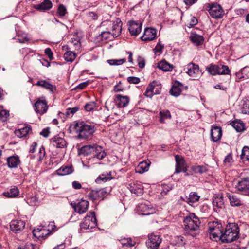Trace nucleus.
Instances as JSON below:
<instances>
[{
	"mask_svg": "<svg viewBox=\"0 0 249 249\" xmlns=\"http://www.w3.org/2000/svg\"><path fill=\"white\" fill-rule=\"evenodd\" d=\"M51 142L54 146L57 148H63L66 146L67 142L62 138L55 136L51 139Z\"/></svg>",
	"mask_w": 249,
	"mask_h": 249,
	"instance_id": "nucleus-28",
	"label": "nucleus"
},
{
	"mask_svg": "<svg viewBox=\"0 0 249 249\" xmlns=\"http://www.w3.org/2000/svg\"><path fill=\"white\" fill-rule=\"evenodd\" d=\"M233 160L231 153H229L225 158L224 163L227 166H231Z\"/></svg>",
	"mask_w": 249,
	"mask_h": 249,
	"instance_id": "nucleus-53",
	"label": "nucleus"
},
{
	"mask_svg": "<svg viewBox=\"0 0 249 249\" xmlns=\"http://www.w3.org/2000/svg\"><path fill=\"white\" fill-rule=\"evenodd\" d=\"M45 53L47 55L50 60L53 59V53L51 51V49L49 48H47L45 50Z\"/></svg>",
	"mask_w": 249,
	"mask_h": 249,
	"instance_id": "nucleus-63",
	"label": "nucleus"
},
{
	"mask_svg": "<svg viewBox=\"0 0 249 249\" xmlns=\"http://www.w3.org/2000/svg\"><path fill=\"white\" fill-rule=\"evenodd\" d=\"M31 130L30 126L27 125L23 128L17 129L15 131V134L19 138L25 137Z\"/></svg>",
	"mask_w": 249,
	"mask_h": 249,
	"instance_id": "nucleus-36",
	"label": "nucleus"
},
{
	"mask_svg": "<svg viewBox=\"0 0 249 249\" xmlns=\"http://www.w3.org/2000/svg\"><path fill=\"white\" fill-rule=\"evenodd\" d=\"M190 38L191 41L196 46L201 45L204 42L203 36L196 33H192Z\"/></svg>",
	"mask_w": 249,
	"mask_h": 249,
	"instance_id": "nucleus-33",
	"label": "nucleus"
},
{
	"mask_svg": "<svg viewBox=\"0 0 249 249\" xmlns=\"http://www.w3.org/2000/svg\"><path fill=\"white\" fill-rule=\"evenodd\" d=\"M19 191L17 187L13 186L8 190L7 191L4 192L3 195L7 198H16L19 196Z\"/></svg>",
	"mask_w": 249,
	"mask_h": 249,
	"instance_id": "nucleus-25",
	"label": "nucleus"
},
{
	"mask_svg": "<svg viewBox=\"0 0 249 249\" xmlns=\"http://www.w3.org/2000/svg\"><path fill=\"white\" fill-rule=\"evenodd\" d=\"M76 56V54L72 51H67L64 54V59L70 62H73Z\"/></svg>",
	"mask_w": 249,
	"mask_h": 249,
	"instance_id": "nucleus-46",
	"label": "nucleus"
},
{
	"mask_svg": "<svg viewBox=\"0 0 249 249\" xmlns=\"http://www.w3.org/2000/svg\"><path fill=\"white\" fill-rule=\"evenodd\" d=\"M157 35V31L152 28H146L145 29L143 36L141 37V39L144 41H149L154 39Z\"/></svg>",
	"mask_w": 249,
	"mask_h": 249,
	"instance_id": "nucleus-17",
	"label": "nucleus"
},
{
	"mask_svg": "<svg viewBox=\"0 0 249 249\" xmlns=\"http://www.w3.org/2000/svg\"><path fill=\"white\" fill-rule=\"evenodd\" d=\"M227 196L229 198L231 206L238 207L243 205L242 201L235 195L227 193Z\"/></svg>",
	"mask_w": 249,
	"mask_h": 249,
	"instance_id": "nucleus-30",
	"label": "nucleus"
},
{
	"mask_svg": "<svg viewBox=\"0 0 249 249\" xmlns=\"http://www.w3.org/2000/svg\"><path fill=\"white\" fill-rule=\"evenodd\" d=\"M73 172V169L71 167L65 166L61 167L57 170V174L61 176H64L70 174Z\"/></svg>",
	"mask_w": 249,
	"mask_h": 249,
	"instance_id": "nucleus-41",
	"label": "nucleus"
},
{
	"mask_svg": "<svg viewBox=\"0 0 249 249\" xmlns=\"http://www.w3.org/2000/svg\"><path fill=\"white\" fill-rule=\"evenodd\" d=\"M116 97L118 101L117 105L119 107H126L129 102V97L127 96H122L120 94H117Z\"/></svg>",
	"mask_w": 249,
	"mask_h": 249,
	"instance_id": "nucleus-32",
	"label": "nucleus"
},
{
	"mask_svg": "<svg viewBox=\"0 0 249 249\" xmlns=\"http://www.w3.org/2000/svg\"><path fill=\"white\" fill-rule=\"evenodd\" d=\"M112 179L111 177V172L102 174L100 175L95 180L97 183H100L102 181L105 182Z\"/></svg>",
	"mask_w": 249,
	"mask_h": 249,
	"instance_id": "nucleus-39",
	"label": "nucleus"
},
{
	"mask_svg": "<svg viewBox=\"0 0 249 249\" xmlns=\"http://www.w3.org/2000/svg\"><path fill=\"white\" fill-rule=\"evenodd\" d=\"M137 210L141 212L142 215H149L156 213V209L148 202L146 203L139 204Z\"/></svg>",
	"mask_w": 249,
	"mask_h": 249,
	"instance_id": "nucleus-12",
	"label": "nucleus"
},
{
	"mask_svg": "<svg viewBox=\"0 0 249 249\" xmlns=\"http://www.w3.org/2000/svg\"><path fill=\"white\" fill-rule=\"evenodd\" d=\"M151 164V162L149 160L143 161L139 163L135 168V171L136 173L139 174H142L147 172Z\"/></svg>",
	"mask_w": 249,
	"mask_h": 249,
	"instance_id": "nucleus-22",
	"label": "nucleus"
},
{
	"mask_svg": "<svg viewBox=\"0 0 249 249\" xmlns=\"http://www.w3.org/2000/svg\"><path fill=\"white\" fill-rule=\"evenodd\" d=\"M198 22L197 19L195 17H192L190 19V21L187 24V27L191 28L194 26L196 25Z\"/></svg>",
	"mask_w": 249,
	"mask_h": 249,
	"instance_id": "nucleus-58",
	"label": "nucleus"
},
{
	"mask_svg": "<svg viewBox=\"0 0 249 249\" xmlns=\"http://www.w3.org/2000/svg\"><path fill=\"white\" fill-rule=\"evenodd\" d=\"M210 237L214 241L222 240L223 236L222 226L217 221H213L208 224Z\"/></svg>",
	"mask_w": 249,
	"mask_h": 249,
	"instance_id": "nucleus-5",
	"label": "nucleus"
},
{
	"mask_svg": "<svg viewBox=\"0 0 249 249\" xmlns=\"http://www.w3.org/2000/svg\"><path fill=\"white\" fill-rule=\"evenodd\" d=\"M172 189V186L171 185H162L160 190V194L162 196L166 195L167 192L171 190Z\"/></svg>",
	"mask_w": 249,
	"mask_h": 249,
	"instance_id": "nucleus-51",
	"label": "nucleus"
},
{
	"mask_svg": "<svg viewBox=\"0 0 249 249\" xmlns=\"http://www.w3.org/2000/svg\"><path fill=\"white\" fill-rule=\"evenodd\" d=\"M71 205L75 212L81 214L86 213L87 211L89 203L88 201L82 199L77 203H71Z\"/></svg>",
	"mask_w": 249,
	"mask_h": 249,
	"instance_id": "nucleus-13",
	"label": "nucleus"
},
{
	"mask_svg": "<svg viewBox=\"0 0 249 249\" xmlns=\"http://www.w3.org/2000/svg\"><path fill=\"white\" fill-rule=\"evenodd\" d=\"M184 230L186 233L194 236L199 229L200 222L194 213H190L183 220Z\"/></svg>",
	"mask_w": 249,
	"mask_h": 249,
	"instance_id": "nucleus-3",
	"label": "nucleus"
},
{
	"mask_svg": "<svg viewBox=\"0 0 249 249\" xmlns=\"http://www.w3.org/2000/svg\"><path fill=\"white\" fill-rule=\"evenodd\" d=\"M128 188L131 193L135 194L137 196H140L143 193L142 186L140 183H131L128 185Z\"/></svg>",
	"mask_w": 249,
	"mask_h": 249,
	"instance_id": "nucleus-24",
	"label": "nucleus"
},
{
	"mask_svg": "<svg viewBox=\"0 0 249 249\" xmlns=\"http://www.w3.org/2000/svg\"><path fill=\"white\" fill-rule=\"evenodd\" d=\"M96 147L97 148H96V150L94 152V154H93V158H96L99 160H101L106 157V153L103 149L102 146L98 145V146H96Z\"/></svg>",
	"mask_w": 249,
	"mask_h": 249,
	"instance_id": "nucleus-37",
	"label": "nucleus"
},
{
	"mask_svg": "<svg viewBox=\"0 0 249 249\" xmlns=\"http://www.w3.org/2000/svg\"><path fill=\"white\" fill-rule=\"evenodd\" d=\"M184 70L190 76L194 79L198 78L201 74L198 65L193 63H190L186 65Z\"/></svg>",
	"mask_w": 249,
	"mask_h": 249,
	"instance_id": "nucleus-11",
	"label": "nucleus"
},
{
	"mask_svg": "<svg viewBox=\"0 0 249 249\" xmlns=\"http://www.w3.org/2000/svg\"><path fill=\"white\" fill-rule=\"evenodd\" d=\"M235 188L241 194L249 196V178H243L238 181Z\"/></svg>",
	"mask_w": 249,
	"mask_h": 249,
	"instance_id": "nucleus-10",
	"label": "nucleus"
},
{
	"mask_svg": "<svg viewBox=\"0 0 249 249\" xmlns=\"http://www.w3.org/2000/svg\"><path fill=\"white\" fill-rule=\"evenodd\" d=\"M163 49V46L162 45L160 42H158L154 49L155 53H161Z\"/></svg>",
	"mask_w": 249,
	"mask_h": 249,
	"instance_id": "nucleus-60",
	"label": "nucleus"
},
{
	"mask_svg": "<svg viewBox=\"0 0 249 249\" xmlns=\"http://www.w3.org/2000/svg\"><path fill=\"white\" fill-rule=\"evenodd\" d=\"M17 249H38L37 247L31 242H27L25 244L21 245Z\"/></svg>",
	"mask_w": 249,
	"mask_h": 249,
	"instance_id": "nucleus-48",
	"label": "nucleus"
},
{
	"mask_svg": "<svg viewBox=\"0 0 249 249\" xmlns=\"http://www.w3.org/2000/svg\"><path fill=\"white\" fill-rule=\"evenodd\" d=\"M235 75H236V78H235L236 81L239 82L242 79H244V76L243 75V73L242 70L236 72L235 74Z\"/></svg>",
	"mask_w": 249,
	"mask_h": 249,
	"instance_id": "nucleus-62",
	"label": "nucleus"
},
{
	"mask_svg": "<svg viewBox=\"0 0 249 249\" xmlns=\"http://www.w3.org/2000/svg\"><path fill=\"white\" fill-rule=\"evenodd\" d=\"M231 124L238 132H240L244 130V124L240 121H233L231 123Z\"/></svg>",
	"mask_w": 249,
	"mask_h": 249,
	"instance_id": "nucleus-43",
	"label": "nucleus"
},
{
	"mask_svg": "<svg viewBox=\"0 0 249 249\" xmlns=\"http://www.w3.org/2000/svg\"><path fill=\"white\" fill-rule=\"evenodd\" d=\"M38 155V160L41 161L45 155V148L43 146H41L39 148Z\"/></svg>",
	"mask_w": 249,
	"mask_h": 249,
	"instance_id": "nucleus-57",
	"label": "nucleus"
},
{
	"mask_svg": "<svg viewBox=\"0 0 249 249\" xmlns=\"http://www.w3.org/2000/svg\"><path fill=\"white\" fill-rule=\"evenodd\" d=\"M241 70L243 73L244 79H246L249 78V67H245Z\"/></svg>",
	"mask_w": 249,
	"mask_h": 249,
	"instance_id": "nucleus-61",
	"label": "nucleus"
},
{
	"mask_svg": "<svg viewBox=\"0 0 249 249\" xmlns=\"http://www.w3.org/2000/svg\"><path fill=\"white\" fill-rule=\"evenodd\" d=\"M36 85L42 87L46 89L53 92L56 90L55 86L50 84L46 80H40L37 82Z\"/></svg>",
	"mask_w": 249,
	"mask_h": 249,
	"instance_id": "nucleus-35",
	"label": "nucleus"
},
{
	"mask_svg": "<svg viewBox=\"0 0 249 249\" xmlns=\"http://www.w3.org/2000/svg\"><path fill=\"white\" fill-rule=\"evenodd\" d=\"M70 128L78 134V138L82 139H88L92 136L96 128L94 125L88 124L84 122H78L71 125Z\"/></svg>",
	"mask_w": 249,
	"mask_h": 249,
	"instance_id": "nucleus-1",
	"label": "nucleus"
},
{
	"mask_svg": "<svg viewBox=\"0 0 249 249\" xmlns=\"http://www.w3.org/2000/svg\"><path fill=\"white\" fill-rule=\"evenodd\" d=\"M239 228L235 223H230L226 227L222 236L223 243H231L236 240L239 237Z\"/></svg>",
	"mask_w": 249,
	"mask_h": 249,
	"instance_id": "nucleus-4",
	"label": "nucleus"
},
{
	"mask_svg": "<svg viewBox=\"0 0 249 249\" xmlns=\"http://www.w3.org/2000/svg\"><path fill=\"white\" fill-rule=\"evenodd\" d=\"M200 198V196L196 192H191L189 195L186 202L190 205L193 204L197 202Z\"/></svg>",
	"mask_w": 249,
	"mask_h": 249,
	"instance_id": "nucleus-38",
	"label": "nucleus"
},
{
	"mask_svg": "<svg viewBox=\"0 0 249 249\" xmlns=\"http://www.w3.org/2000/svg\"><path fill=\"white\" fill-rule=\"evenodd\" d=\"M161 242V239L159 235L152 234L149 236L146 245L148 248L157 249Z\"/></svg>",
	"mask_w": 249,
	"mask_h": 249,
	"instance_id": "nucleus-14",
	"label": "nucleus"
},
{
	"mask_svg": "<svg viewBox=\"0 0 249 249\" xmlns=\"http://www.w3.org/2000/svg\"><path fill=\"white\" fill-rule=\"evenodd\" d=\"M206 9L214 18H220L224 15V11L221 6L217 3L208 4Z\"/></svg>",
	"mask_w": 249,
	"mask_h": 249,
	"instance_id": "nucleus-7",
	"label": "nucleus"
},
{
	"mask_svg": "<svg viewBox=\"0 0 249 249\" xmlns=\"http://www.w3.org/2000/svg\"><path fill=\"white\" fill-rule=\"evenodd\" d=\"M192 170L196 174H202L207 171L206 166L203 165H197L191 167Z\"/></svg>",
	"mask_w": 249,
	"mask_h": 249,
	"instance_id": "nucleus-44",
	"label": "nucleus"
},
{
	"mask_svg": "<svg viewBox=\"0 0 249 249\" xmlns=\"http://www.w3.org/2000/svg\"><path fill=\"white\" fill-rule=\"evenodd\" d=\"M7 163L10 168H15L20 163V160L18 156H11L7 158Z\"/></svg>",
	"mask_w": 249,
	"mask_h": 249,
	"instance_id": "nucleus-23",
	"label": "nucleus"
},
{
	"mask_svg": "<svg viewBox=\"0 0 249 249\" xmlns=\"http://www.w3.org/2000/svg\"><path fill=\"white\" fill-rule=\"evenodd\" d=\"M79 109L77 107H74L72 108H68L66 110L67 115H73L74 113L76 112Z\"/></svg>",
	"mask_w": 249,
	"mask_h": 249,
	"instance_id": "nucleus-59",
	"label": "nucleus"
},
{
	"mask_svg": "<svg viewBox=\"0 0 249 249\" xmlns=\"http://www.w3.org/2000/svg\"><path fill=\"white\" fill-rule=\"evenodd\" d=\"M158 68L165 71H171L173 69L172 65L164 60L161 61L159 63Z\"/></svg>",
	"mask_w": 249,
	"mask_h": 249,
	"instance_id": "nucleus-40",
	"label": "nucleus"
},
{
	"mask_svg": "<svg viewBox=\"0 0 249 249\" xmlns=\"http://www.w3.org/2000/svg\"><path fill=\"white\" fill-rule=\"evenodd\" d=\"M121 243L123 246L132 247L134 246L135 242L131 238H124L121 240Z\"/></svg>",
	"mask_w": 249,
	"mask_h": 249,
	"instance_id": "nucleus-49",
	"label": "nucleus"
},
{
	"mask_svg": "<svg viewBox=\"0 0 249 249\" xmlns=\"http://www.w3.org/2000/svg\"><path fill=\"white\" fill-rule=\"evenodd\" d=\"M181 89L178 85H174L170 90V93L173 96L177 97L180 94Z\"/></svg>",
	"mask_w": 249,
	"mask_h": 249,
	"instance_id": "nucleus-47",
	"label": "nucleus"
},
{
	"mask_svg": "<svg viewBox=\"0 0 249 249\" xmlns=\"http://www.w3.org/2000/svg\"><path fill=\"white\" fill-rule=\"evenodd\" d=\"M57 13L60 17L64 16L67 13L66 7L63 4H60L58 7Z\"/></svg>",
	"mask_w": 249,
	"mask_h": 249,
	"instance_id": "nucleus-52",
	"label": "nucleus"
},
{
	"mask_svg": "<svg viewBox=\"0 0 249 249\" xmlns=\"http://www.w3.org/2000/svg\"><path fill=\"white\" fill-rule=\"evenodd\" d=\"M161 89V86L159 82L153 81L147 87L144 95L147 97L151 98L154 94H159Z\"/></svg>",
	"mask_w": 249,
	"mask_h": 249,
	"instance_id": "nucleus-9",
	"label": "nucleus"
},
{
	"mask_svg": "<svg viewBox=\"0 0 249 249\" xmlns=\"http://www.w3.org/2000/svg\"><path fill=\"white\" fill-rule=\"evenodd\" d=\"M95 103L94 102H90L86 104L85 109L87 111H90L95 107Z\"/></svg>",
	"mask_w": 249,
	"mask_h": 249,
	"instance_id": "nucleus-54",
	"label": "nucleus"
},
{
	"mask_svg": "<svg viewBox=\"0 0 249 249\" xmlns=\"http://www.w3.org/2000/svg\"><path fill=\"white\" fill-rule=\"evenodd\" d=\"M222 134V129L220 127L214 126L212 128L211 136L213 142L218 141L221 138Z\"/></svg>",
	"mask_w": 249,
	"mask_h": 249,
	"instance_id": "nucleus-26",
	"label": "nucleus"
},
{
	"mask_svg": "<svg viewBox=\"0 0 249 249\" xmlns=\"http://www.w3.org/2000/svg\"><path fill=\"white\" fill-rule=\"evenodd\" d=\"M111 28L109 30L102 32L97 37L99 40L104 42L112 40L118 36L122 31V22L117 18L111 23Z\"/></svg>",
	"mask_w": 249,
	"mask_h": 249,
	"instance_id": "nucleus-2",
	"label": "nucleus"
},
{
	"mask_svg": "<svg viewBox=\"0 0 249 249\" xmlns=\"http://www.w3.org/2000/svg\"><path fill=\"white\" fill-rule=\"evenodd\" d=\"M213 203L215 211H217L216 210V208L222 209L224 207L223 196L221 194H218L215 196L213 199Z\"/></svg>",
	"mask_w": 249,
	"mask_h": 249,
	"instance_id": "nucleus-27",
	"label": "nucleus"
},
{
	"mask_svg": "<svg viewBox=\"0 0 249 249\" xmlns=\"http://www.w3.org/2000/svg\"><path fill=\"white\" fill-rule=\"evenodd\" d=\"M52 3L49 0H44L40 4L34 6V8L39 11H45L50 9L52 7Z\"/></svg>",
	"mask_w": 249,
	"mask_h": 249,
	"instance_id": "nucleus-31",
	"label": "nucleus"
},
{
	"mask_svg": "<svg viewBox=\"0 0 249 249\" xmlns=\"http://www.w3.org/2000/svg\"><path fill=\"white\" fill-rule=\"evenodd\" d=\"M207 71L213 75L216 74H229L230 70L227 66H218L211 64L206 67Z\"/></svg>",
	"mask_w": 249,
	"mask_h": 249,
	"instance_id": "nucleus-6",
	"label": "nucleus"
},
{
	"mask_svg": "<svg viewBox=\"0 0 249 249\" xmlns=\"http://www.w3.org/2000/svg\"><path fill=\"white\" fill-rule=\"evenodd\" d=\"M50 233V232L46 228L39 226L33 231V235L38 239L44 238Z\"/></svg>",
	"mask_w": 249,
	"mask_h": 249,
	"instance_id": "nucleus-20",
	"label": "nucleus"
},
{
	"mask_svg": "<svg viewBox=\"0 0 249 249\" xmlns=\"http://www.w3.org/2000/svg\"><path fill=\"white\" fill-rule=\"evenodd\" d=\"M97 146L98 145L95 144L83 146L80 148L79 154H82L85 156L94 154Z\"/></svg>",
	"mask_w": 249,
	"mask_h": 249,
	"instance_id": "nucleus-21",
	"label": "nucleus"
},
{
	"mask_svg": "<svg viewBox=\"0 0 249 249\" xmlns=\"http://www.w3.org/2000/svg\"><path fill=\"white\" fill-rule=\"evenodd\" d=\"M34 107L35 111L40 114L45 113L48 108L46 101L39 99L35 103Z\"/></svg>",
	"mask_w": 249,
	"mask_h": 249,
	"instance_id": "nucleus-18",
	"label": "nucleus"
},
{
	"mask_svg": "<svg viewBox=\"0 0 249 249\" xmlns=\"http://www.w3.org/2000/svg\"><path fill=\"white\" fill-rule=\"evenodd\" d=\"M87 16L91 19L96 20L98 18L97 14L93 12H89L87 14Z\"/></svg>",
	"mask_w": 249,
	"mask_h": 249,
	"instance_id": "nucleus-64",
	"label": "nucleus"
},
{
	"mask_svg": "<svg viewBox=\"0 0 249 249\" xmlns=\"http://www.w3.org/2000/svg\"><path fill=\"white\" fill-rule=\"evenodd\" d=\"M126 61L125 59H110L107 60V62L110 65H119L123 64Z\"/></svg>",
	"mask_w": 249,
	"mask_h": 249,
	"instance_id": "nucleus-50",
	"label": "nucleus"
},
{
	"mask_svg": "<svg viewBox=\"0 0 249 249\" xmlns=\"http://www.w3.org/2000/svg\"><path fill=\"white\" fill-rule=\"evenodd\" d=\"M107 196V192L101 189L98 190H92L89 194V197L92 200L102 199H103Z\"/></svg>",
	"mask_w": 249,
	"mask_h": 249,
	"instance_id": "nucleus-19",
	"label": "nucleus"
},
{
	"mask_svg": "<svg viewBox=\"0 0 249 249\" xmlns=\"http://www.w3.org/2000/svg\"><path fill=\"white\" fill-rule=\"evenodd\" d=\"M240 109L242 113L249 114V99L244 98L241 101Z\"/></svg>",
	"mask_w": 249,
	"mask_h": 249,
	"instance_id": "nucleus-34",
	"label": "nucleus"
},
{
	"mask_svg": "<svg viewBox=\"0 0 249 249\" xmlns=\"http://www.w3.org/2000/svg\"><path fill=\"white\" fill-rule=\"evenodd\" d=\"M127 81L131 84H138L140 82V79L139 77L130 76L127 78Z\"/></svg>",
	"mask_w": 249,
	"mask_h": 249,
	"instance_id": "nucleus-56",
	"label": "nucleus"
},
{
	"mask_svg": "<svg viewBox=\"0 0 249 249\" xmlns=\"http://www.w3.org/2000/svg\"><path fill=\"white\" fill-rule=\"evenodd\" d=\"M25 226V223L24 221L21 220H14L11 222L10 228L13 232L18 233L24 229Z\"/></svg>",
	"mask_w": 249,
	"mask_h": 249,
	"instance_id": "nucleus-16",
	"label": "nucleus"
},
{
	"mask_svg": "<svg viewBox=\"0 0 249 249\" xmlns=\"http://www.w3.org/2000/svg\"><path fill=\"white\" fill-rule=\"evenodd\" d=\"M142 23L139 21L131 20L129 22L128 30L132 36H138L142 31Z\"/></svg>",
	"mask_w": 249,
	"mask_h": 249,
	"instance_id": "nucleus-15",
	"label": "nucleus"
},
{
	"mask_svg": "<svg viewBox=\"0 0 249 249\" xmlns=\"http://www.w3.org/2000/svg\"><path fill=\"white\" fill-rule=\"evenodd\" d=\"M240 157L243 161H249V147L248 146L243 147Z\"/></svg>",
	"mask_w": 249,
	"mask_h": 249,
	"instance_id": "nucleus-45",
	"label": "nucleus"
},
{
	"mask_svg": "<svg viewBox=\"0 0 249 249\" xmlns=\"http://www.w3.org/2000/svg\"><path fill=\"white\" fill-rule=\"evenodd\" d=\"M9 116V112L8 110H2L0 111V119L3 121H5Z\"/></svg>",
	"mask_w": 249,
	"mask_h": 249,
	"instance_id": "nucleus-55",
	"label": "nucleus"
},
{
	"mask_svg": "<svg viewBox=\"0 0 249 249\" xmlns=\"http://www.w3.org/2000/svg\"><path fill=\"white\" fill-rule=\"evenodd\" d=\"M175 158L176 162L175 173L178 174L181 172V169L185 166V160L182 157L178 155Z\"/></svg>",
	"mask_w": 249,
	"mask_h": 249,
	"instance_id": "nucleus-29",
	"label": "nucleus"
},
{
	"mask_svg": "<svg viewBox=\"0 0 249 249\" xmlns=\"http://www.w3.org/2000/svg\"><path fill=\"white\" fill-rule=\"evenodd\" d=\"M160 116V121L161 123H165V120L167 119H171V115L168 110L161 111L159 113Z\"/></svg>",
	"mask_w": 249,
	"mask_h": 249,
	"instance_id": "nucleus-42",
	"label": "nucleus"
},
{
	"mask_svg": "<svg viewBox=\"0 0 249 249\" xmlns=\"http://www.w3.org/2000/svg\"><path fill=\"white\" fill-rule=\"evenodd\" d=\"M96 226V218L94 212L91 213L90 215H87L83 222L80 224L81 228L84 229H91Z\"/></svg>",
	"mask_w": 249,
	"mask_h": 249,
	"instance_id": "nucleus-8",
	"label": "nucleus"
}]
</instances>
